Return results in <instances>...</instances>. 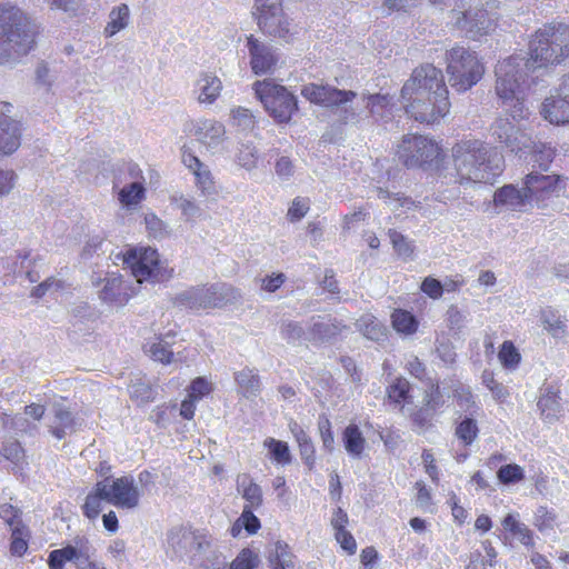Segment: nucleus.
<instances>
[{"mask_svg":"<svg viewBox=\"0 0 569 569\" xmlns=\"http://www.w3.org/2000/svg\"><path fill=\"white\" fill-rule=\"evenodd\" d=\"M527 71L523 58L512 56L500 61L496 67V94L501 103L509 109L510 117L498 118L492 124V136L503 143L512 152L531 150V137L522 131L516 123L529 117V109L526 107Z\"/></svg>","mask_w":569,"mask_h":569,"instance_id":"f257e3e1","label":"nucleus"},{"mask_svg":"<svg viewBox=\"0 0 569 569\" xmlns=\"http://www.w3.org/2000/svg\"><path fill=\"white\" fill-rule=\"evenodd\" d=\"M38 30L17 4L0 3V64L27 54L36 43Z\"/></svg>","mask_w":569,"mask_h":569,"instance_id":"f03ea898","label":"nucleus"},{"mask_svg":"<svg viewBox=\"0 0 569 569\" xmlns=\"http://www.w3.org/2000/svg\"><path fill=\"white\" fill-rule=\"evenodd\" d=\"M452 158L460 178H471V176L496 178L503 171L502 154L479 140L458 142L452 148Z\"/></svg>","mask_w":569,"mask_h":569,"instance_id":"7ed1b4c3","label":"nucleus"},{"mask_svg":"<svg viewBox=\"0 0 569 569\" xmlns=\"http://www.w3.org/2000/svg\"><path fill=\"white\" fill-rule=\"evenodd\" d=\"M447 74L450 86L457 92H466L476 86L485 74V64L477 54L465 47H453L447 52Z\"/></svg>","mask_w":569,"mask_h":569,"instance_id":"20e7f679","label":"nucleus"},{"mask_svg":"<svg viewBox=\"0 0 569 569\" xmlns=\"http://www.w3.org/2000/svg\"><path fill=\"white\" fill-rule=\"evenodd\" d=\"M122 261L139 283L162 282L172 277V269L151 247H129L122 252Z\"/></svg>","mask_w":569,"mask_h":569,"instance_id":"39448f33","label":"nucleus"},{"mask_svg":"<svg viewBox=\"0 0 569 569\" xmlns=\"http://www.w3.org/2000/svg\"><path fill=\"white\" fill-rule=\"evenodd\" d=\"M252 89L264 110L279 123L289 122L298 109L296 97L271 79L256 81Z\"/></svg>","mask_w":569,"mask_h":569,"instance_id":"423d86ee","label":"nucleus"},{"mask_svg":"<svg viewBox=\"0 0 569 569\" xmlns=\"http://www.w3.org/2000/svg\"><path fill=\"white\" fill-rule=\"evenodd\" d=\"M183 131L210 154H223L229 151V138L226 126L213 118L199 117L188 120Z\"/></svg>","mask_w":569,"mask_h":569,"instance_id":"0eeeda50","label":"nucleus"},{"mask_svg":"<svg viewBox=\"0 0 569 569\" xmlns=\"http://www.w3.org/2000/svg\"><path fill=\"white\" fill-rule=\"evenodd\" d=\"M301 94L312 103L338 109L345 122L356 121L359 117L356 109L349 106L357 98L355 91L309 83L302 88Z\"/></svg>","mask_w":569,"mask_h":569,"instance_id":"6e6552de","label":"nucleus"},{"mask_svg":"<svg viewBox=\"0 0 569 569\" xmlns=\"http://www.w3.org/2000/svg\"><path fill=\"white\" fill-rule=\"evenodd\" d=\"M93 547L87 536H76L73 545L68 543L60 549L51 550L48 555L49 569H66L67 562H72L77 569H107L91 560Z\"/></svg>","mask_w":569,"mask_h":569,"instance_id":"1a4fd4ad","label":"nucleus"},{"mask_svg":"<svg viewBox=\"0 0 569 569\" xmlns=\"http://www.w3.org/2000/svg\"><path fill=\"white\" fill-rule=\"evenodd\" d=\"M449 93L442 71L432 64L416 68L401 89L402 100L421 99L433 94Z\"/></svg>","mask_w":569,"mask_h":569,"instance_id":"9d476101","label":"nucleus"},{"mask_svg":"<svg viewBox=\"0 0 569 569\" xmlns=\"http://www.w3.org/2000/svg\"><path fill=\"white\" fill-rule=\"evenodd\" d=\"M537 181L538 180H526V186L521 189H517L512 184H506L499 188L493 194L495 206L511 211H527V207L532 206V203L539 206V202L548 197L553 186L560 180H553L552 184L543 187L540 190H533L529 183Z\"/></svg>","mask_w":569,"mask_h":569,"instance_id":"9b49d317","label":"nucleus"},{"mask_svg":"<svg viewBox=\"0 0 569 569\" xmlns=\"http://www.w3.org/2000/svg\"><path fill=\"white\" fill-rule=\"evenodd\" d=\"M254 9L263 33L286 41L292 38L291 21L282 9V0H254Z\"/></svg>","mask_w":569,"mask_h":569,"instance_id":"f8f14e48","label":"nucleus"},{"mask_svg":"<svg viewBox=\"0 0 569 569\" xmlns=\"http://www.w3.org/2000/svg\"><path fill=\"white\" fill-rule=\"evenodd\" d=\"M397 154L406 167L416 168L436 162L441 156V148L428 137L406 134L398 146Z\"/></svg>","mask_w":569,"mask_h":569,"instance_id":"ddd939ff","label":"nucleus"},{"mask_svg":"<svg viewBox=\"0 0 569 569\" xmlns=\"http://www.w3.org/2000/svg\"><path fill=\"white\" fill-rule=\"evenodd\" d=\"M553 27L545 26L532 37L529 44V58L523 60L526 69L533 70L561 63L558 46L553 42Z\"/></svg>","mask_w":569,"mask_h":569,"instance_id":"4468645a","label":"nucleus"},{"mask_svg":"<svg viewBox=\"0 0 569 569\" xmlns=\"http://www.w3.org/2000/svg\"><path fill=\"white\" fill-rule=\"evenodd\" d=\"M403 107L415 120L432 124L446 117L450 110V102L448 93L433 94L417 99L416 97L410 100H403Z\"/></svg>","mask_w":569,"mask_h":569,"instance_id":"2eb2a0df","label":"nucleus"},{"mask_svg":"<svg viewBox=\"0 0 569 569\" xmlns=\"http://www.w3.org/2000/svg\"><path fill=\"white\" fill-rule=\"evenodd\" d=\"M107 502L122 510H133L140 505V491L133 477L107 478Z\"/></svg>","mask_w":569,"mask_h":569,"instance_id":"dca6fc26","label":"nucleus"},{"mask_svg":"<svg viewBox=\"0 0 569 569\" xmlns=\"http://www.w3.org/2000/svg\"><path fill=\"white\" fill-rule=\"evenodd\" d=\"M249 64L256 76L268 74L274 70L278 57L274 49L253 34L246 37Z\"/></svg>","mask_w":569,"mask_h":569,"instance_id":"f3484780","label":"nucleus"},{"mask_svg":"<svg viewBox=\"0 0 569 569\" xmlns=\"http://www.w3.org/2000/svg\"><path fill=\"white\" fill-rule=\"evenodd\" d=\"M81 174L89 176H112L113 178H121L129 176L130 178H140L142 174L141 169L137 163L131 161H111L92 159L84 163Z\"/></svg>","mask_w":569,"mask_h":569,"instance_id":"a211bd4d","label":"nucleus"},{"mask_svg":"<svg viewBox=\"0 0 569 569\" xmlns=\"http://www.w3.org/2000/svg\"><path fill=\"white\" fill-rule=\"evenodd\" d=\"M458 26L471 39L478 40L495 30L496 18L490 16L487 10L475 8L462 13V18L458 20Z\"/></svg>","mask_w":569,"mask_h":569,"instance_id":"6ab92c4d","label":"nucleus"},{"mask_svg":"<svg viewBox=\"0 0 569 569\" xmlns=\"http://www.w3.org/2000/svg\"><path fill=\"white\" fill-rule=\"evenodd\" d=\"M540 114L545 120L556 126L569 123V99L557 89L541 103Z\"/></svg>","mask_w":569,"mask_h":569,"instance_id":"aec40b11","label":"nucleus"},{"mask_svg":"<svg viewBox=\"0 0 569 569\" xmlns=\"http://www.w3.org/2000/svg\"><path fill=\"white\" fill-rule=\"evenodd\" d=\"M222 81L213 72H200L194 82V94L197 101L201 104H212L220 97L222 91Z\"/></svg>","mask_w":569,"mask_h":569,"instance_id":"412c9836","label":"nucleus"},{"mask_svg":"<svg viewBox=\"0 0 569 569\" xmlns=\"http://www.w3.org/2000/svg\"><path fill=\"white\" fill-rule=\"evenodd\" d=\"M330 523L333 529L335 539L341 549L349 556L355 555L357 551V541L352 533L347 529L349 525V517L347 512L340 507L336 508Z\"/></svg>","mask_w":569,"mask_h":569,"instance_id":"4be33fe9","label":"nucleus"},{"mask_svg":"<svg viewBox=\"0 0 569 569\" xmlns=\"http://www.w3.org/2000/svg\"><path fill=\"white\" fill-rule=\"evenodd\" d=\"M127 289L128 286L122 277L114 274L104 280V286L100 291V298L109 305L121 307L130 299Z\"/></svg>","mask_w":569,"mask_h":569,"instance_id":"5701e85b","label":"nucleus"},{"mask_svg":"<svg viewBox=\"0 0 569 569\" xmlns=\"http://www.w3.org/2000/svg\"><path fill=\"white\" fill-rule=\"evenodd\" d=\"M107 496V480L98 481L81 506L82 515L90 520L97 519L103 509Z\"/></svg>","mask_w":569,"mask_h":569,"instance_id":"b1692460","label":"nucleus"},{"mask_svg":"<svg viewBox=\"0 0 569 569\" xmlns=\"http://www.w3.org/2000/svg\"><path fill=\"white\" fill-rule=\"evenodd\" d=\"M173 543H180L181 540H190L192 548L197 552L204 551L211 547L212 538L207 529H194L192 527H181L171 536Z\"/></svg>","mask_w":569,"mask_h":569,"instance_id":"393cba45","label":"nucleus"},{"mask_svg":"<svg viewBox=\"0 0 569 569\" xmlns=\"http://www.w3.org/2000/svg\"><path fill=\"white\" fill-rule=\"evenodd\" d=\"M20 146L19 123L8 117L0 118V153L10 154Z\"/></svg>","mask_w":569,"mask_h":569,"instance_id":"a878e982","label":"nucleus"},{"mask_svg":"<svg viewBox=\"0 0 569 569\" xmlns=\"http://www.w3.org/2000/svg\"><path fill=\"white\" fill-rule=\"evenodd\" d=\"M290 431L292 432L299 448L301 459L309 469L315 467L316 462V449L310 436L306 430L297 422L290 423Z\"/></svg>","mask_w":569,"mask_h":569,"instance_id":"bb28decb","label":"nucleus"},{"mask_svg":"<svg viewBox=\"0 0 569 569\" xmlns=\"http://www.w3.org/2000/svg\"><path fill=\"white\" fill-rule=\"evenodd\" d=\"M387 399L390 403L398 406L402 411L406 405L411 402V385L403 378H396L386 389Z\"/></svg>","mask_w":569,"mask_h":569,"instance_id":"cd10ccee","label":"nucleus"},{"mask_svg":"<svg viewBox=\"0 0 569 569\" xmlns=\"http://www.w3.org/2000/svg\"><path fill=\"white\" fill-rule=\"evenodd\" d=\"M342 441L346 451L355 457L360 458L366 449V439L356 423L348 425L342 431Z\"/></svg>","mask_w":569,"mask_h":569,"instance_id":"c85d7f7f","label":"nucleus"},{"mask_svg":"<svg viewBox=\"0 0 569 569\" xmlns=\"http://www.w3.org/2000/svg\"><path fill=\"white\" fill-rule=\"evenodd\" d=\"M392 328L402 336H412L418 331L419 321L408 310L396 308L390 316Z\"/></svg>","mask_w":569,"mask_h":569,"instance_id":"c756f323","label":"nucleus"},{"mask_svg":"<svg viewBox=\"0 0 569 569\" xmlns=\"http://www.w3.org/2000/svg\"><path fill=\"white\" fill-rule=\"evenodd\" d=\"M130 20L129 7L124 3L119 4L109 13V21L104 27L103 34L106 38L116 36L121 30L126 29Z\"/></svg>","mask_w":569,"mask_h":569,"instance_id":"7c9ffc66","label":"nucleus"},{"mask_svg":"<svg viewBox=\"0 0 569 569\" xmlns=\"http://www.w3.org/2000/svg\"><path fill=\"white\" fill-rule=\"evenodd\" d=\"M74 425L72 412L66 408H58L54 410L53 422L49 430L54 438L61 440L74 430Z\"/></svg>","mask_w":569,"mask_h":569,"instance_id":"2f4dec72","label":"nucleus"},{"mask_svg":"<svg viewBox=\"0 0 569 569\" xmlns=\"http://www.w3.org/2000/svg\"><path fill=\"white\" fill-rule=\"evenodd\" d=\"M30 537L31 532L29 528L22 521H18L17 525L11 529V538L9 546V551L11 556H24L28 551Z\"/></svg>","mask_w":569,"mask_h":569,"instance_id":"473e14b6","label":"nucleus"},{"mask_svg":"<svg viewBox=\"0 0 569 569\" xmlns=\"http://www.w3.org/2000/svg\"><path fill=\"white\" fill-rule=\"evenodd\" d=\"M501 525L506 531L517 537L523 546L529 548L535 546L532 531L525 523H521L515 515L508 513L502 519Z\"/></svg>","mask_w":569,"mask_h":569,"instance_id":"72a5a7b5","label":"nucleus"},{"mask_svg":"<svg viewBox=\"0 0 569 569\" xmlns=\"http://www.w3.org/2000/svg\"><path fill=\"white\" fill-rule=\"evenodd\" d=\"M560 391L553 390L552 388H548L541 395L538 400V408L541 412V416L545 417L546 420L552 421L557 419L558 413L560 412Z\"/></svg>","mask_w":569,"mask_h":569,"instance_id":"f704fd0d","label":"nucleus"},{"mask_svg":"<svg viewBox=\"0 0 569 569\" xmlns=\"http://www.w3.org/2000/svg\"><path fill=\"white\" fill-rule=\"evenodd\" d=\"M252 510L253 509L250 508H243L240 517L233 522L230 528V535L233 538L239 537L242 529H244L249 536L256 535L259 531L261 523Z\"/></svg>","mask_w":569,"mask_h":569,"instance_id":"c9c22d12","label":"nucleus"},{"mask_svg":"<svg viewBox=\"0 0 569 569\" xmlns=\"http://www.w3.org/2000/svg\"><path fill=\"white\" fill-rule=\"evenodd\" d=\"M240 487L242 497L247 501L243 508L257 509L262 505L261 488L248 475L241 478Z\"/></svg>","mask_w":569,"mask_h":569,"instance_id":"e433bc0d","label":"nucleus"},{"mask_svg":"<svg viewBox=\"0 0 569 569\" xmlns=\"http://www.w3.org/2000/svg\"><path fill=\"white\" fill-rule=\"evenodd\" d=\"M541 323L552 337L562 338L566 335L567 319L561 318L558 312L547 309L541 312Z\"/></svg>","mask_w":569,"mask_h":569,"instance_id":"4c0bfd02","label":"nucleus"},{"mask_svg":"<svg viewBox=\"0 0 569 569\" xmlns=\"http://www.w3.org/2000/svg\"><path fill=\"white\" fill-rule=\"evenodd\" d=\"M445 405V398L440 388V385L435 379H429L427 382V388L423 391L422 396V406L432 410V412H437Z\"/></svg>","mask_w":569,"mask_h":569,"instance_id":"58836bf2","label":"nucleus"},{"mask_svg":"<svg viewBox=\"0 0 569 569\" xmlns=\"http://www.w3.org/2000/svg\"><path fill=\"white\" fill-rule=\"evenodd\" d=\"M373 117L385 118L391 110V98L387 94H372L361 98Z\"/></svg>","mask_w":569,"mask_h":569,"instance_id":"ea45409f","label":"nucleus"},{"mask_svg":"<svg viewBox=\"0 0 569 569\" xmlns=\"http://www.w3.org/2000/svg\"><path fill=\"white\" fill-rule=\"evenodd\" d=\"M234 380L244 396L257 395L260 391L259 376L252 369L244 368L237 372Z\"/></svg>","mask_w":569,"mask_h":569,"instance_id":"a19ab883","label":"nucleus"},{"mask_svg":"<svg viewBox=\"0 0 569 569\" xmlns=\"http://www.w3.org/2000/svg\"><path fill=\"white\" fill-rule=\"evenodd\" d=\"M479 435L477 421L472 418H463L455 429V436L465 446L469 447L473 443Z\"/></svg>","mask_w":569,"mask_h":569,"instance_id":"79ce46f5","label":"nucleus"},{"mask_svg":"<svg viewBox=\"0 0 569 569\" xmlns=\"http://www.w3.org/2000/svg\"><path fill=\"white\" fill-rule=\"evenodd\" d=\"M192 298L198 308L203 309L220 307L223 300L214 286L197 289Z\"/></svg>","mask_w":569,"mask_h":569,"instance_id":"37998d69","label":"nucleus"},{"mask_svg":"<svg viewBox=\"0 0 569 569\" xmlns=\"http://www.w3.org/2000/svg\"><path fill=\"white\" fill-rule=\"evenodd\" d=\"M230 124L241 131H251L256 127V117L243 107H233L230 109Z\"/></svg>","mask_w":569,"mask_h":569,"instance_id":"c03bdc74","label":"nucleus"},{"mask_svg":"<svg viewBox=\"0 0 569 569\" xmlns=\"http://www.w3.org/2000/svg\"><path fill=\"white\" fill-rule=\"evenodd\" d=\"M271 569H293V555L287 543L277 542L270 558Z\"/></svg>","mask_w":569,"mask_h":569,"instance_id":"a18cd8bd","label":"nucleus"},{"mask_svg":"<svg viewBox=\"0 0 569 569\" xmlns=\"http://www.w3.org/2000/svg\"><path fill=\"white\" fill-rule=\"evenodd\" d=\"M358 328L365 337L371 340H379L386 331L383 325L371 315L362 316L358 320Z\"/></svg>","mask_w":569,"mask_h":569,"instance_id":"49530a36","label":"nucleus"},{"mask_svg":"<svg viewBox=\"0 0 569 569\" xmlns=\"http://www.w3.org/2000/svg\"><path fill=\"white\" fill-rule=\"evenodd\" d=\"M345 328L346 326H343L336 319L330 321L329 323L313 322L310 328V335L311 338L315 340H323L338 336Z\"/></svg>","mask_w":569,"mask_h":569,"instance_id":"de8ad7c7","label":"nucleus"},{"mask_svg":"<svg viewBox=\"0 0 569 569\" xmlns=\"http://www.w3.org/2000/svg\"><path fill=\"white\" fill-rule=\"evenodd\" d=\"M498 359L501 366L506 369H516L520 361L521 355L515 343L510 340L505 341L498 352Z\"/></svg>","mask_w":569,"mask_h":569,"instance_id":"09e8293b","label":"nucleus"},{"mask_svg":"<svg viewBox=\"0 0 569 569\" xmlns=\"http://www.w3.org/2000/svg\"><path fill=\"white\" fill-rule=\"evenodd\" d=\"M263 446L269 450L271 458L281 465L291 462V455L287 442L277 440L274 438H267Z\"/></svg>","mask_w":569,"mask_h":569,"instance_id":"8fccbe9b","label":"nucleus"},{"mask_svg":"<svg viewBox=\"0 0 569 569\" xmlns=\"http://www.w3.org/2000/svg\"><path fill=\"white\" fill-rule=\"evenodd\" d=\"M497 479L501 485H515L525 479V470L517 463H507L497 471Z\"/></svg>","mask_w":569,"mask_h":569,"instance_id":"3c124183","label":"nucleus"},{"mask_svg":"<svg viewBox=\"0 0 569 569\" xmlns=\"http://www.w3.org/2000/svg\"><path fill=\"white\" fill-rule=\"evenodd\" d=\"M130 398L139 406L154 400V391L151 385L138 379L129 386Z\"/></svg>","mask_w":569,"mask_h":569,"instance_id":"603ef678","label":"nucleus"},{"mask_svg":"<svg viewBox=\"0 0 569 569\" xmlns=\"http://www.w3.org/2000/svg\"><path fill=\"white\" fill-rule=\"evenodd\" d=\"M0 455L16 466L22 465L26 461V451L18 440L3 442Z\"/></svg>","mask_w":569,"mask_h":569,"instance_id":"864d4df0","label":"nucleus"},{"mask_svg":"<svg viewBox=\"0 0 569 569\" xmlns=\"http://www.w3.org/2000/svg\"><path fill=\"white\" fill-rule=\"evenodd\" d=\"M144 191L143 186L134 181L121 189L119 192V200L123 206H136L143 200Z\"/></svg>","mask_w":569,"mask_h":569,"instance_id":"5fc2aeb1","label":"nucleus"},{"mask_svg":"<svg viewBox=\"0 0 569 569\" xmlns=\"http://www.w3.org/2000/svg\"><path fill=\"white\" fill-rule=\"evenodd\" d=\"M553 27V42L558 46L561 61L569 59V24H550Z\"/></svg>","mask_w":569,"mask_h":569,"instance_id":"6e6d98bb","label":"nucleus"},{"mask_svg":"<svg viewBox=\"0 0 569 569\" xmlns=\"http://www.w3.org/2000/svg\"><path fill=\"white\" fill-rule=\"evenodd\" d=\"M388 236L398 256L405 258H411L413 256L415 246L412 241H409L402 233H400L396 229H389Z\"/></svg>","mask_w":569,"mask_h":569,"instance_id":"4d7b16f0","label":"nucleus"},{"mask_svg":"<svg viewBox=\"0 0 569 569\" xmlns=\"http://www.w3.org/2000/svg\"><path fill=\"white\" fill-rule=\"evenodd\" d=\"M181 160L183 166L196 178H206L210 174V170L197 156L188 150L182 151Z\"/></svg>","mask_w":569,"mask_h":569,"instance_id":"13d9d810","label":"nucleus"},{"mask_svg":"<svg viewBox=\"0 0 569 569\" xmlns=\"http://www.w3.org/2000/svg\"><path fill=\"white\" fill-rule=\"evenodd\" d=\"M146 352L154 360L163 365L171 363L173 359V352L170 350L167 343H163L162 339L158 338L157 341L146 347Z\"/></svg>","mask_w":569,"mask_h":569,"instance_id":"bf43d9fd","label":"nucleus"},{"mask_svg":"<svg viewBox=\"0 0 569 569\" xmlns=\"http://www.w3.org/2000/svg\"><path fill=\"white\" fill-rule=\"evenodd\" d=\"M258 563V555L249 548H243L231 561L229 569H254Z\"/></svg>","mask_w":569,"mask_h":569,"instance_id":"052dcab7","label":"nucleus"},{"mask_svg":"<svg viewBox=\"0 0 569 569\" xmlns=\"http://www.w3.org/2000/svg\"><path fill=\"white\" fill-rule=\"evenodd\" d=\"M482 382L491 391L495 399L499 402H503L509 396L508 389L501 382L496 380L495 373L492 371H483Z\"/></svg>","mask_w":569,"mask_h":569,"instance_id":"680f3d73","label":"nucleus"},{"mask_svg":"<svg viewBox=\"0 0 569 569\" xmlns=\"http://www.w3.org/2000/svg\"><path fill=\"white\" fill-rule=\"evenodd\" d=\"M319 436L325 450L331 452L335 446V435L330 419L326 415H321L318 419Z\"/></svg>","mask_w":569,"mask_h":569,"instance_id":"e2e57ef3","label":"nucleus"},{"mask_svg":"<svg viewBox=\"0 0 569 569\" xmlns=\"http://www.w3.org/2000/svg\"><path fill=\"white\" fill-rule=\"evenodd\" d=\"M212 392V385L203 377L194 378L188 389V397L199 401Z\"/></svg>","mask_w":569,"mask_h":569,"instance_id":"0e129e2a","label":"nucleus"},{"mask_svg":"<svg viewBox=\"0 0 569 569\" xmlns=\"http://www.w3.org/2000/svg\"><path fill=\"white\" fill-rule=\"evenodd\" d=\"M41 6L52 11H61L69 16L76 14L79 8V0H38Z\"/></svg>","mask_w":569,"mask_h":569,"instance_id":"69168bd1","label":"nucleus"},{"mask_svg":"<svg viewBox=\"0 0 569 569\" xmlns=\"http://www.w3.org/2000/svg\"><path fill=\"white\" fill-rule=\"evenodd\" d=\"M557 520V515L547 507H539L535 513L533 525L539 531L551 529Z\"/></svg>","mask_w":569,"mask_h":569,"instance_id":"338daca9","label":"nucleus"},{"mask_svg":"<svg viewBox=\"0 0 569 569\" xmlns=\"http://www.w3.org/2000/svg\"><path fill=\"white\" fill-rule=\"evenodd\" d=\"M238 163L247 169L256 166L258 161L257 150L253 146L243 143L237 154Z\"/></svg>","mask_w":569,"mask_h":569,"instance_id":"774afa93","label":"nucleus"}]
</instances>
